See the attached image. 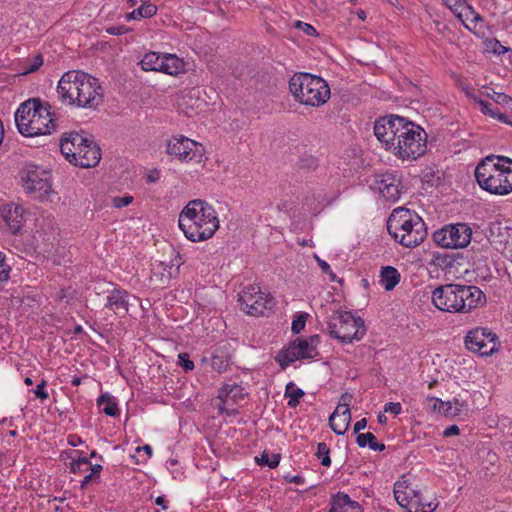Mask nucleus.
Wrapping results in <instances>:
<instances>
[{"label": "nucleus", "instance_id": "1", "mask_svg": "<svg viewBox=\"0 0 512 512\" xmlns=\"http://www.w3.org/2000/svg\"><path fill=\"white\" fill-rule=\"evenodd\" d=\"M374 134L387 151L401 160H416L427 149L425 130L400 116L378 119L374 124Z\"/></svg>", "mask_w": 512, "mask_h": 512}, {"label": "nucleus", "instance_id": "2", "mask_svg": "<svg viewBox=\"0 0 512 512\" xmlns=\"http://www.w3.org/2000/svg\"><path fill=\"white\" fill-rule=\"evenodd\" d=\"M57 92L63 102L82 108H96L103 101L97 78L82 71H68L58 82Z\"/></svg>", "mask_w": 512, "mask_h": 512}, {"label": "nucleus", "instance_id": "3", "mask_svg": "<svg viewBox=\"0 0 512 512\" xmlns=\"http://www.w3.org/2000/svg\"><path fill=\"white\" fill-rule=\"evenodd\" d=\"M178 226L185 237L192 242L211 238L219 228L215 209L204 200L189 201L179 214Z\"/></svg>", "mask_w": 512, "mask_h": 512}, {"label": "nucleus", "instance_id": "4", "mask_svg": "<svg viewBox=\"0 0 512 512\" xmlns=\"http://www.w3.org/2000/svg\"><path fill=\"white\" fill-rule=\"evenodd\" d=\"M431 299L434 306L441 311L467 313L482 305L486 297L477 286L451 283L434 289Z\"/></svg>", "mask_w": 512, "mask_h": 512}, {"label": "nucleus", "instance_id": "5", "mask_svg": "<svg viewBox=\"0 0 512 512\" xmlns=\"http://www.w3.org/2000/svg\"><path fill=\"white\" fill-rule=\"evenodd\" d=\"M475 178L483 190L507 195L512 192V160L488 156L476 166Z\"/></svg>", "mask_w": 512, "mask_h": 512}, {"label": "nucleus", "instance_id": "6", "mask_svg": "<svg viewBox=\"0 0 512 512\" xmlns=\"http://www.w3.org/2000/svg\"><path fill=\"white\" fill-rule=\"evenodd\" d=\"M389 234L402 246L414 248L427 236V229L422 218L414 211L396 208L387 220Z\"/></svg>", "mask_w": 512, "mask_h": 512}, {"label": "nucleus", "instance_id": "7", "mask_svg": "<svg viewBox=\"0 0 512 512\" xmlns=\"http://www.w3.org/2000/svg\"><path fill=\"white\" fill-rule=\"evenodd\" d=\"M18 131L25 137L50 134L55 129L49 109L37 99L22 103L15 113Z\"/></svg>", "mask_w": 512, "mask_h": 512}, {"label": "nucleus", "instance_id": "8", "mask_svg": "<svg viewBox=\"0 0 512 512\" xmlns=\"http://www.w3.org/2000/svg\"><path fill=\"white\" fill-rule=\"evenodd\" d=\"M18 179L24 193L31 199L46 203L57 196L53 188L50 171L31 162L24 163L18 172Z\"/></svg>", "mask_w": 512, "mask_h": 512}, {"label": "nucleus", "instance_id": "9", "mask_svg": "<svg viewBox=\"0 0 512 512\" xmlns=\"http://www.w3.org/2000/svg\"><path fill=\"white\" fill-rule=\"evenodd\" d=\"M289 89L294 98L301 104L317 107L330 98V88L321 77L298 73L291 77Z\"/></svg>", "mask_w": 512, "mask_h": 512}, {"label": "nucleus", "instance_id": "10", "mask_svg": "<svg viewBox=\"0 0 512 512\" xmlns=\"http://www.w3.org/2000/svg\"><path fill=\"white\" fill-rule=\"evenodd\" d=\"M329 334L344 344L359 341L365 335L364 322L354 317L351 312L334 311L328 320Z\"/></svg>", "mask_w": 512, "mask_h": 512}, {"label": "nucleus", "instance_id": "11", "mask_svg": "<svg viewBox=\"0 0 512 512\" xmlns=\"http://www.w3.org/2000/svg\"><path fill=\"white\" fill-rule=\"evenodd\" d=\"M318 343V335L308 338H297L291 342L287 348L282 349L275 360L282 369H286L291 363L297 360L313 359L318 355Z\"/></svg>", "mask_w": 512, "mask_h": 512}, {"label": "nucleus", "instance_id": "12", "mask_svg": "<svg viewBox=\"0 0 512 512\" xmlns=\"http://www.w3.org/2000/svg\"><path fill=\"white\" fill-rule=\"evenodd\" d=\"M472 230L465 223L446 225L433 234V240L443 248H465L471 241Z\"/></svg>", "mask_w": 512, "mask_h": 512}, {"label": "nucleus", "instance_id": "13", "mask_svg": "<svg viewBox=\"0 0 512 512\" xmlns=\"http://www.w3.org/2000/svg\"><path fill=\"white\" fill-rule=\"evenodd\" d=\"M465 345L469 351L480 356H490L498 350L499 342L496 334L491 330L478 327L467 333Z\"/></svg>", "mask_w": 512, "mask_h": 512}, {"label": "nucleus", "instance_id": "14", "mask_svg": "<svg viewBox=\"0 0 512 512\" xmlns=\"http://www.w3.org/2000/svg\"><path fill=\"white\" fill-rule=\"evenodd\" d=\"M203 146L185 136H173L167 142L166 152L180 161L189 162L200 159Z\"/></svg>", "mask_w": 512, "mask_h": 512}, {"label": "nucleus", "instance_id": "15", "mask_svg": "<svg viewBox=\"0 0 512 512\" xmlns=\"http://www.w3.org/2000/svg\"><path fill=\"white\" fill-rule=\"evenodd\" d=\"M240 308L246 314L251 316L264 315L271 300L260 291V288L254 285L246 286L239 294Z\"/></svg>", "mask_w": 512, "mask_h": 512}, {"label": "nucleus", "instance_id": "16", "mask_svg": "<svg viewBox=\"0 0 512 512\" xmlns=\"http://www.w3.org/2000/svg\"><path fill=\"white\" fill-rule=\"evenodd\" d=\"M393 492L397 503L408 512H432L437 507L433 502H429L427 510L424 507L419 509L418 506L422 504L421 494L406 484V481L396 482Z\"/></svg>", "mask_w": 512, "mask_h": 512}, {"label": "nucleus", "instance_id": "17", "mask_svg": "<svg viewBox=\"0 0 512 512\" xmlns=\"http://www.w3.org/2000/svg\"><path fill=\"white\" fill-rule=\"evenodd\" d=\"M373 188L387 201L396 202L401 194V180L397 172H386L375 176Z\"/></svg>", "mask_w": 512, "mask_h": 512}, {"label": "nucleus", "instance_id": "18", "mask_svg": "<svg viewBox=\"0 0 512 512\" xmlns=\"http://www.w3.org/2000/svg\"><path fill=\"white\" fill-rule=\"evenodd\" d=\"M351 399V394H342L338 406L329 417V425L337 435H344L349 428L351 422Z\"/></svg>", "mask_w": 512, "mask_h": 512}, {"label": "nucleus", "instance_id": "19", "mask_svg": "<svg viewBox=\"0 0 512 512\" xmlns=\"http://www.w3.org/2000/svg\"><path fill=\"white\" fill-rule=\"evenodd\" d=\"M129 297L130 295L126 290L114 286L108 292L105 308L112 311L115 315L124 317L129 311Z\"/></svg>", "mask_w": 512, "mask_h": 512}, {"label": "nucleus", "instance_id": "20", "mask_svg": "<svg viewBox=\"0 0 512 512\" xmlns=\"http://www.w3.org/2000/svg\"><path fill=\"white\" fill-rule=\"evenodd\" d=\"M101 159L100 149L93 144L92 141L87 140V143L75 153L69 162L83 168H89L97 165Z\"/></svg>", "mask_w": 512, "mask_h": 512}, {"label": "nucleus", "instance_id": "21", "mask_svg": "<svg viewBox=\"0 0 512 512\" xmlns=\"http://www.w3.org/2000/svg\"><path fill=\"white\" fill-rule=\"evenodd\" d=\"M2 216L11 233L16 234L25 221V209L16 203L5 204L2 207Z\"/></svg>", "mask_w": 512, "mask_h": 512}, {"label": "nucleus", "instance_id": "22", "mask_svg": "<svg viewBox=\"0 0 512 512\" xmlns=\"http://www.w3.org/2000/svg\"><path fill=\"white\" fill-rule=\"evenodd\" d=\"M244 398L243 388L239 385H225L223 386L218 393V399L221 401V404L218 406L219 413H227L229 414V403L234 402L237 403L239 400Z\"/></svg>", "mask_w": 512, "mask_h": 512}, {"label": "nucleus", "instance_id": "23", "mask_svg": "<svg viewBox=\"0 0 512 512\" xmlns=\"http://www.w3.org/2000/svg\"><path fill=\"white\" fill-rule=\"evenodd\" d=\"M87 140L77 132L66 133L60 141L61 153L69 161L72 157H75V153L81 149L84 143H87Z\"/></svg>", "mask_w": 512, "mask_h": 512}, {"label": "nucleus", "instance_id": "24", "mask_svg": "<svg viewBox=\"0 0 512 512\" xmlns=\"http://www.w3.org/2000/svg\"><path fill=\"white\" fill-rule=\"evenodd\" d=\"M489 232L493 242L504 245L512 242V222L510 221H495L491 223Z\"/></svg>", "mask_w": 512, "mask_h": 512}, {"label": "nucleus", "instance_id": "25", "mask_svg": "<svg viewBox=\"0 0 512 512\" xmlns=\"http://www.w3.org/2000/svg\"><path fill=\"white\" fill-rule=\"evenodd\" d=\"M329 512H363L362 507L347 494L338 493L333 496Z\"/></svg>", "mask_w": 512, "mask_h": 512}, {"label": "nucleus", "instance_id": "26", "mask_svg": "<svg viewBox=\"0 0 512 512\" xmlns=\"http://www.w3.org/2000/svg\"><path fill=\"white\" fill-rule=\"evenodd\" d=\"M162 73L168 75H178L185 72L184 61L175 54H163Z\"/></svg>", "mask_w": 512, "mask_h": 512}, {"label": "nucleus", "instance_id": "27", "mask_svg": "<svg viewBox=\"0 0 512 512\" xmlns=\"http://www.w3.org/2000/svg\"><path fill=\"white\" fill-rule=\"evenodd\" d=\"M456 17L463 23L465 28L470 31L476 27L477 22L483 21L481 15L477 13L468 3H466L462 9L459 10V13L456 15Z\"/></svg>", "mask_w": 512, "mask_h": 512}, {"label": "nucleus", "instance_id": "28", "mask_svg": "<svg viewBox=\"0 0 512 512\" xmlns=\"http://www.w3.org/2000/svg\"><path fill=\"white\" fill-rule=\"evenodd\" d=\"M400 273L392 266L383 267L380 273V282L386 291H391L400 282Z\"/></svg>", "mask_w": 512, "mask_h": 512}, {"label": "nucleus", "instance_id": "29", "mask_svg": "<svg viewBox=\"0 0 512 512\" xmlns=\"http://www.w3.org/2000/svg\"><path fill=\"white\" fill-rule=\"evenodd\" d=\"M141 67L145 71H161L163 64V55L156 52L146 53L140 62Z\"/></svg>", "mask_w": 512, "mask_h": 512}, {"label": "nucleus", "instance_id": "30", "mask_svg": "<svg viewBox=\"0 0 512 512\" xmlns=\"http://www.w3.org/2000/svg\"><path fill=\"white\" fill-rule=\"evenodd\" d=\"M356 442L359 447L364 448L369 446L373 451H383L385 449V445L383 443H378L376 437L371 432L358 434Z\"/></svg>", "mask_w": 512, "mask_h": 512}, {"label": "nucleus", "instance_id": "31", "mask_svg": "<svg viewBox=\"0 0 512 512\" xmlns=\"http://www.w3.org/2000/svg\"><path fill=\"white\" fill-rule=\"evenodd\" d=\"M97 402L99 406H104L103 412L107 416L114 417L118 415L119 409L114 397L110 396L109 394H104L98 398Z\"/></svg>", "mask_w": 512, "mask_h": 512}, {"label": "nucleus", "instance_id": "32", "mask_svg": "<svg viewBox=\"0 0 512 512\" xmlns=\"http://www.w3.org/2000/svg\"><path fill=\"white\" fill-rule=\"evenodd\" d=\"M285 396L289 397L288 406L291 408L296 407L300 399L304 396V391L296 388L293 383H288L286 386Z\"/></svg>", "mask_w": 512, "mask_h": 512}, {"label": "nucleus", "instance_id": "33", "mask_svg": "<svg viewBox=\"0 0 512 512\" xmlns=\"http://www.w3.org/2000/svg\"><path fill=\"white\" fill-rule=\"evenodd\" d=\"M256 462L259 465H267L269 468H275L280 462V455L263 451L260 457H256Z\"/></svg>", "mask_w": 512, "mask_h": 512}, {"label": "nucleus", "instance_id": "34", "mask_svg": "<svg viewBox=\"0 0 512 512\" xmlns=\"http://www.w3.org/2000/svg\"><path fill=\"white\" fill-rule=\"evenodd\" d=\"M330 449L326 443L321 442L317 445L316 457L321 461L323 466L329 467L331 465Z\"/></svg>", "mask_w": 512, "mask_h": 512}, {"label": "nucleus", "instance_id": "35", "mask_svg": "<svg viewBox=\"0 0 512 512\" xmlns=\"http://www.w3.org/2000/svg\"><path fill=\"white\" fill-rule=\"evenodd\" d=\"M211 367L218 373H223L229 367V359L223 355H213L211 359Z\"/></svg>", "mask_w": 512, "mask_h": 512}, {"label": "nucleus", "instance_id": "36", "mask_svg": "<svg viewBox=\"0 0 512 512\" xmlns=\"http://www.w3.org/2000/svg\"><path fill=\"white\" fill-rule=\"evenodd\" d=\"M138 20L142 18H151L156 15L158 8L156 5H140L137 9H134Z\"/></svg>", "mask_w": 512, "mask_h": 512}, {"label": "nucleus", "instance_id": "37", "mask_svg": "<svg viewBox=\"0 0 512 512\" xmlns=\"http://www.w3.org/2000/svg\"><path fill=\"white\" fill-rule=\"evenodd\" d=\"M11 272L10 265L6 262V256L0 252V284L9 280Z\"/></svg>", "mask_w": 512, "mask_h": 512}, {"label": "nucleus", "instance_id": "38", "mask_svg": "<svg viewBox=\"0 0 512 512\" xmlns=\"http://www.w3.org/2000/svg\"><path fill=\"white\" fill-rule=\"evenodd\" d=\"M308 314L302 313L295 317V319L292 322L291 330L294 334H299L306 325Z\"/></svg>", "mask_w": 512, "mask_h": 512}, {"label": "nucleus", "instance_id": "39", "mask_svg": "<svg viewBox=\"0 0 512 512\" xmlns=\"http://www.w3.org/2000/svg\"><path fill=\"white\" fill-rule=\"evenodd\" d=\"M89 465V460L86 457H78L70 464V471L72 473H81L87 470L86 466Z\"/></svg>", "mask_w": 512, "mask_h": 512}, {"label": "nucleus", "instance_id": "40", "mask_svg": "<svg viewBox=\"0 0 512 512\" xmlns=\"http://www.w3.org/2000/svg\"><path fill=\"white\" fill-rule=\"evenodd\" d=\"M177 363L183 368L185 372H189L194 369V362L189 359V355L187 353H180L178 355Z\"/></svg>", "mask_w": 512, "mask_h": 512}, {"label": "nucleus", "instance_id": "41", "mask_svg": "<svg viewBox=\"0 0 512 512\" xmlns=\"http://www.w3.org/2000/svg\"><path fill=\"white\" fill-rule=\"evenodd\" d=\"M133 202V197L130 195L116 196L112 198V206L115 208H123Z\"/></svg>", "mask_w": 512, "mask_h": 512}, {"label": "nucleus", "instance_id": "42", "mask_svg": "<svg viewBox=\"0 0 512 512\" xmlns=\"http://www.w3.org/2000/svg\"><path fill=\"white\" fill-rule=\"evenodd\" d=\"M475 101L478 103L480 111L483 114L488 115V116L494 118V116H495L494 114H496L497 110H495L493 108L491 103H489L487 101H484L482 99H477V98H475Z\"/></svg>", "mask_w": 512, "mask_h": 512}, {"label": "nucleus", "instance_id": "43", "mask_svg": "<svg viewBox=\"0 0 512 512\" xmlns=\"http://www.w3.org/2000/svg\"><path fill=\"white\" fill-rule=\"evenodd\" d=\"M444 4L454 13L456 16L459 10L467 3L466 0H442Z\"/></svg>", "mask_w": 512, "mask_h": 512}, {"label": "nucleus", "instance_id": "44", "mask_svg": "<svg viewBox=\"0 0 512 512\" xmlns=\"http://www.w3.org/2000/svg\"><path fill=\"white\" fill-rule=\"evenodd\" d=\"M461 412V408H453V403L451 401L444 402L443 401V407L439 413L445 415V416H455L458 415Z\"/></svg>", "mask_w": 512, "mask_h": 512}, {"label": "nucleus", "instance_id": "45", "mask_svg": "<svg viewBox=\"0 0 512 512\" xmlns=\"http://www.w3.org/2000/svg\"><path fill=\"white\" fill-rule=\"evenodd\" d=\"M488 97L492 98L498 104H509L512 102V98L504 93L492 91V94L488 93Z\"/></svg>", "mask_w": 512, "mask_h": 512}, {"label": "nucleus", "instance_id": "46", "mask_svg": "<svg viewBox=\"0 0 512 512\" xmlns=\"http://www.w3.org/2000/svg\"><path fill=\"white\" fill-rule=\"evenodd\" d=\"M402 406L399 402H388L384 405V413H391L397 416L401 413Z\"/></svg>", "mask_w": 512, "mask_h": 512}, {"label": "nucleus", "instance_id": "47", "mask_svg": "<svg viewBox=\"0 0 512 512\" xmlns=\"http://www.w3.org/2000/svg\"><path fill=\"white\" fill-rule=\"evenodd\" d=\"M46 387V381L42 380L35 388L34 395L39 398L40 400H46L48 398V393L45 390Z\"/></svg>", "mask_w": 512, "mask_h": 512}, {"label": "nucleus", "instance_id": "48", "mask_svg": "<svg viewBox=\"0 0 512 512\" xmlns=\"http://www.w3.org/2000/svg\"><path fill=\"white\" fill-rule=\"evenodd\" d=\"M42 64H43L42 56L37 55L33 59V62L25 69L23 74H29V73H33V72L37 71L40 68V66H42Z\"/></svg>", "mask_w": 512, "mask_h": 512}, {"label": "nucleus", "instance_id": "49", "mask_svg": "<svg viewBox=\"0 0 512 512\" xmlns=\"http://www.w3.org/2000/svg\"><path fill=\"white\" fill-rule=\"evenodd\" d=\"M296 26L298 28H300L305 34H307L309 36H317L318 35L316 29L312 25H310L308 23H304L302 21H298Z\"/></svg>", "mask_w": 512, "mask_h": 512}, {"label": "nucleus", "instance_id": "50", "mask_svg": "<svg viewBox=\"0 0 512 512\" xmlns=\"http://www.w3.org/2000/svg\"><path fill=\"white\" fill-rule=\"evenodd\" d=\"M129 31V28H127L126 26L124 25H119V26H113V27H109L107 29V32L110 34V35H122V34H125Z\"/></svg>", "mask_w": 512, "mask_h": 512}, {"label": "nucleus", "instance_id": "51", "mask_svg": "<svg viewBox=\"0 0 512 512\" xmlns=\"http://www.w3.org/2000/svg\"><path fill=\"white\" fill-rule=\"evenodd\" d=\"M460 432V429L457 425H451L449 427H447L444 431H443V436L444 437H451L453 435H458Z\"/></svg>", "mask_w": 512, "mask_h": 512}, {"label": "nucleus", "instance_id": "52", "mask_svg": "<svg viewBox=\"0 0 512 512\" xmlns=\"http://www.w3.org/2000/svg\"><path fill=\"white\" fill-rule=\"evenodd\" d=\"M87 470L89 469L90 470V473L95 477V478H99L100 477V472L102 470V466L99 465V464H95V465H92L90 462H89V465L86 466Z\"/></svg>", "mask_w": 512, "mask_h": 512}, {"label": "nucleus", "instance_id": "53", "mask_svg": "<svg viewBox=\"0 0 512 512\" xmlns=\"http://www.w3.org/2000/svg\"><path fill=\"white\" fill-rule=\"evenodd\" d=\"M427 400H428L429 402H432V403H433L431 407H432V409H433L434 411H436V410H437L438 412H440V411H441V409H442V407H443V401H442V400H440V399H438V398H434V397H429V398H427Z\"/></svg>", "mask_w": 512, "mask_h": 512}, {"label": "nucleus", "instance_id": "54", "mask_svg": "<svg viewBox=\"0 0 512 512\" xmlns=\"http://www.w3.org/2000/svg\"><path fill=\"white\" fill-rule=\"evenodd\" d=\"M318 263L322 271L329 274L331 276V279L333 280L335 278V275H333L330 265L326 261L320 259H318Z\"/></svg>", "mask_w": 512, "mask_h": 512}, {"label": "nucleus", "instance_id": "55", "mask_svg": "<svg viewBox=\"0 0 512 512\" xmlns=\"http://www.w3.org/2000/svg\"><path fill=\"white\" fill-rule=\"evenodd\" d=\"M366 426H367V420L365 418H362L354 424V432L360 434L359 432L361 430L365 429Z\"/></svg>", "mask_w": 512, "mask_h": 512}, {"label": "nucleus", "instance_id": "56", "mask_svg": "<svg viewBox=\"0 0 512 512\" xmlns=\"http://www.w3.org/2000/svg\"><path fill=\"white\" fill-rule=\"evenodd\" d=\"M96 479L91 473L87 474L83 480L81 481L80 488L85 489L87 485L93 480Z\"/></svg>", "mask_w": 512, "mask_h": 512}, {"label": "nucleus", "instance_id": "57", "mask_svg": "<svg viewBox=\"0 0 512 512\" xmlns=\"http://www.w3.org/2000/svg\"><path fill=\"white\" fill-rule=\"evenodd\" d=\"M68 442L71 446H77L78 444H81L82 443V440L81 438L75 436V435H71L69 436L68 438Z\"/></svg>", "mask_w": 512, "mask_h": 512}, {"label": "nucleus", "instance_id": "58", "mask_svg": "<svg viewBox=\"0 0 512 512\" xmlns=\"http://www.w3.org/2000/svg\"><path fill=\"white\" fill-rule=\"evenodd\" d=\"M494 119H498L499 121L503 122V123H506L509 121L506 117L505 114L503 113H500L499 111L496 112V114H494Z\"/></svg>", "mask_w": 512, "mask_h": 512}, {"label": "nucleus", "instance_id": "59", "mask_svg": "<svg viewBox=\"0 0 512 512\" xmlns=\"http://www.w3.org/2000/svg\"><path fill=\"white\" fill-rule=\"evenodd\" d=\"M290 482L301 485L304 483V478L300 475H295L290 479Z\"/></svg>", "mask_w": 512, "mask_h": 512}, {"label": "nucleus", "instance_id": "60", "mask_svg": "<svg viewBox=\"0 0 512 512\" xmlns=\"http://www.w3.org/2000/svg\"><path fill=\"white\" fill-rule=\"evenodd\" d=\"M155 503L161 506L163 509H167V506L165 505V499L163 496H158L155 500Z\"/></svg>", "mask_w": 512, "mask_h": 512}, {"label": "nucleus", "instance_id": "61", "mask_svg": "<svg viewBox=\"0 0 512 512\" xmlns=\"http://www.w3.org/2000/svg\"><path fill=\"white\" fill-rule=\"evenodd\" d=\"M170 277H171V273H170V271L168 272V275H167V276H165L164 274H161V277H160V279H159V280H160V283H161V284H166V283H168V282H169V280H170Z\"/></svg>", "mask_w": 512, "mask_h": 512}, {"label": "nucleus", "instance_id": "62", "mask_svg": "<svg viewBox=\"0 0 512 512\" xmlns=\"http://www.w3.org/2000/svg\"><path fill=\"white\" fill-rule=\"evenodd\" d=\"M126 20H127V21H131V20H138V17H137V15H136L135 10H133L132 12H130V13H128V14L126 15Z\"/></svg>", "mask_w": 512, "mask_h": 512}, {"label": "nucleus", "instance_id": "63", "mask_svg": "<svg viewBox=\"0 0 512 512\" xmlns=\"http://www.w3.org/2000/svg\"><path fill=\"white\" fill-rule=\"evenodd\" d=\"M377 420L379 423L384 424L387 421V418L384 413H379L377 416Z\"/></svg>", "mask_w": 512, "mask_h": 512}, {"label": "nucleus", "instance_id": "64", "mask_svg": "<svg viewBox=\"0 0 512 512\" xmlns=\"http://www.w3.org/2000/svg\"><path fill=\"white\" fill-rule=\"evenodd\" d=\"M453 408H461V411L463 410L464 408V404L462 402H460L459 400L455 399L453 402Z\"/></svg>", "mask_w": 512, "mask_h": 512}]
</instances>
